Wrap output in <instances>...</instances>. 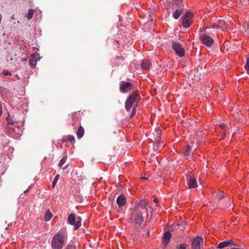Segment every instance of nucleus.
<instances>
[{
	"label": "nucleus",
	"instance_id": "f257e3e1",
	"mask_svg": "<svg viewBox=\"0 0 249 249\" xmlns=\"http://www.w3.org/2000/svg\"><path fill=\"white\" fill-rule=\"evenodd\" d=\"M140 94L139 91L133 92L126 99L125 102V108L127 111L130 110L132 107V112L130 118H132L137 112V107L138 105L137 100L139 98Z\"/></svg>",
	"mask_w": 249,
	"mask_h": 249
},
{
	"label": "nucleus",
	"instance_id": "f03ea898",
	"mask_svg": "<svg viewBox=\"0 0 249 249\" xmlns=\"http://www.w3.org/2000/svg\"><path fill=\"white\" fill-rule=\"evenodd\" d=\"M65 240L64 234L61 232H58L52 240L51 247L52 249H62Z\"/></svg>",
	"mask_w": 249,
	"mask_h": 249
},
{
	"label": "nucleus",
	"instance_id": "7ed1b4c3",
	"mask_svg": "<svg viewBox=\"0 0 249 249\" xmlns=\"http://www.w3.org/2000/svg\"><path fill=\"white\" fill-rule=\"evenodd\" d=\"M143 213L140 208L134 210L132 217L133 222L138 225H141L144 220Z\"/></svg>",
	"mask_w": 249,
	"mask_h": 249
},
{
	"label": "nucleus",
	"instance_id": "20e7f679",
	"mask_svg": "<svg viewBox=\"0 0 249 249\" xmlns=\"http://www.w3.org/2000/svg\"><path fill=\"white\" fill-rule=\"evenodd\" d=\"M193 14L191 12H188L181 18L182 24L186 28L189 27L193 22L192 18Z\"/></svg>",
	"mask_w": 249,
	"mask_h": 249
},
{
	"label": "nucleus",
	"instance_id": "39448f33",
	"mask_svg": "<svg viewBox=\"0 0 249 249\" xmlns=\"http://www.w3.org/2000/svg\"><path fill=\"white\" fill-rule=\"evenodd\" d=\"M172 48L176 52L177 55L179 57H182L185 54V51L182 48V45L178 42H173L172 43Z\"/></svg>",
	"mask_w": 249,
	"mask_h": 249
},
{
	"label": "nucleus",
	"instance_id": "423d86ee",
	"mask_svg": "<svg viewBox=\"0 0 249 249\" xmlns=\"http://www.w3.org/2000/svg\"><path fill=\"white\" fill-rule=\"evenodd\" d=\"M231 246L240 247V246L233 241L232 239H229L223 242H220L217 246V248L219 249H222L224 248Z\"/></svg>",
	"mask_w": 249,
	"mask_h": 249
},
{
	"label": "nucleus",
	"instance_id": "0eeeda50",
	"mask_svg": "<svg viewBox=\"0 0 249 249\" xmlns=\"http://www.w3.org/2000/svg\"><path fill=\"white\" fill-rule=\"evenodd\" d=\"M200 39L203 44L207 46H210L213 43V40L212 38L205 33L200 35Z\"/></svg>",
	"mask_w": 249,
	"mask_h": 249
},
{
	"label": "nucleus",
	"instance_id": "6e6552de",
	"mask_svg": "<svg viewBox=\"0 0 249 249\" xmlns=\"http://www.w3.org/2000/svg\"><path fill=\"white\" fill-rule=\"evenodd\" d=\"M212 28L215 29H221L224 30L227 28V25L226 22L221 19H219L215 22L211 24Z\"/></svg>",
	"mask_w": 249,
	"mask_h": 249
},
{
	"label": "nucleus",
	"instance_id": "1a4fd4ad",
	"mask_svg": "<svg viewBox=\"0 0 249 249\" xmlns=\"http://www.w3.org/2000/svg\"><path fill=\"white\" fill-rule=\"evenodd\" d=\"M203 243V239L199 236H197L193 239L192 243L193 249H201V246Z\"/></svg>",
	"mask_w": 249,
	"mask_h": 249
},
{
	"label": "nucleus",
	"instance_id": "9d476101",
	"mask_svg": "<svg viewBox=\"0 0 249 249\" xmlns=\"http://www.w3.org/2000/svg\"><path fill=\"white\" fill-rule=\"evenodd\" d=\"M133 88V86L130 82H122L120 85V90L122 92H127Z\"/></svg>",
	"mask_w": 249,
	"mask_h": 249
},
{
	"label": "nucleus",
	"instance_id": "9b49d317",
	"mask_svg": "<svg viewBox=\"0 0 249 249\" xmlns=\"http://www.w3.org/2000/svg\"><path fill=\"white\" fill-rule=\"evenodd\" d=\"M188 185L190 189L195 188L197 187V184L196 179L192 177H189L188 180Z\"/></svg>",
	"mask_w": 249,
	"mask_h": 249
},
{
	"label": "nucleus",
	"instance_id": "f8f14e48",
	"mask_svg": "<svg viewBox=\"0 0 249 249\" xmlns=\"http://www.w3.org/2000/svg\"><path fill=\"white\" fill-rule=\"evenodd\" d=\"M148 205V201L145 200H141L139 203L140 209L142 211L143 213H147V206Z\"/></svg>",
	"mask_w": 249,
	"mask_h": 249
},
{
	"label": "nucleus",
	"instance_id": "ddd939ff",
	"mask_svg": "<svg viewBox=\"0 0 249 249\" xmlns=\"http://www.w3.org/2000/svg\"><path fill=\"white\" fill-rule=\"evenodd\" d=\"M117 204L120 206H123L125 204V197L123 195L119 196L116 200Z\"/></svg>",
	"mask_w": 249,
	"mask_h": 249
},
{
	"label": "nucleus",
	"instance_id": "4468645a",
	"mask_svg": "<svg viewBox=\"0 0 249 249\" xmlns=\"http://www.w3.org/2000/svg\"><path fill=\"white\" fill-rule=\"evenodd\" d=\"M152 66V64L147 60L143 61L141 64V67L143 70H148Z\"/></svg>",
	"mask_w": 249,
	"mask_h": 249
},
{
	"label": "nucleus",
	"instance_id": "2eb2a0df",
	"mask_svg": "<svg viewBox=\"0 0 249 249\" xmlns=\"http://www.w3.org/2000/svg\"><path fill=\"white\" fill-rule=\"evenodd\" d=\"M171 236V233L169 231H166L164 233L163 235V242L166 245L169 243Z\"/></svg>",
	"mask_w": 249,
	"mask_h": 249
},
{
	"label": "nucleus",
	"instance_id": "dca6fc26",
	"mask_svg": "<svg viewBox=\"0 0 249 249\" xmlns=\"http://www.w3.org/2000/svg\"><path fill=\"white\" fill-rule=\"evenodd\" d=\"M76 218L75 214L73 213H71L68 218V223L71 225H74L75 223Z\"/></svg>",
	"mask_w": 249,
	"mask_h": 249
},
{
	"label": "nucleus",
	"instance_id": "f3484780",
	"mask_svg": "<svg viewBox=\"0 0 249 249\" xmlns=\"http://www.w3.org/2000/svg\"><path fill=\"white\" fill-rule=\"evenodd\" d=\"M84 133H85V131H84V128L82 126H80L78 128V129L76 133V135H77L78 139H81L84 135Z\"/></svg>",
	"mask_w": 249,
	"mask_h": 249
},
{
	"label": "nucleus",
	"instance_id": "a211bd4d",
	"mask_svg": "<svg viewBox=\"0 0 249 249\" xmlns=\"http://www.w3.org/2000/svg\"><path fill=\"white\" fill-rule=\"evenodd\" d=\"M183 10L182 9H177L173 13V17L174 18L177 19L182 14Z\"/></svg>",
	"mask_w": 249,
	"mask_h": 249
},
{
	"label": "nucleus",
	"instance_id": "6ab92c4d",
	"mask_svg": "<svg viewBox=\"0 0 249 249\" xmlns=\"http://www.w3.org/2000/svg\"><path fill=\"white\" fill-rule=\"evenodd\" d=\"M52 216V213H51L50 210H48L46 211V213L44 215V220L45 221H48L51 219Z\"/></svg>",
	"mask_w": 249,
	"mask_h": 249
},
{
	"label": "nucleus",
	"instance_id": "aec40b11",
	"mask_svg": "<svg viewBox=\"0 0 249 249\" xmlns=\"http://www.w3.org/2000/svg\"><path fill=\"white\" fill-rule=\"evenodd\" d=\"M81 221H82V218L80 217L79 216L77 218V220H76V221H75V223L74 225V228L75 230H77L78 228H79L81 226Z\"/></svg>",
	"mask_w": 249,
	"mask_h": 249
},
{
	"label": "nucleus",
	"instance_id": "412c9836",
	"mask_svg": "<svg viewBox=\"0 0 249 249\" xmlns=\"http://www.w3.org/2000/svg\"><path fill=\"white\" fill-rule=\"evenodd\" d=\"M29 64L31 66V68L34 69L36 67V60L35 59L34 57L30 59Z\"/></svg>",
	"mask_w": 249,
	"mask_h": 249
},
{
	"label": "nucleus",
	"instance_id": "4be33fe9",
	"mask_svg": "<svg viewBox=\"0 0 249 249\" xmlns=\"http://www.w3.org/2000/svg\"><path fill=\"white\" fill-rule=\"evenodd\" d=\"M34 13L35 11L34 9H30L28 10V12L26 16L28 19H31L33 18Z\"/></svg>",
	"mask_w": 249,
	"mask_h": 249
},
{
	"label": "nucleus",
	"instance_id": "5701e85b",
	"mask_svg": "<svg viewBox=\"0 0 249 249\" xmlns=\"http://www.w3.org/2000/svg\"><path fill=\"white\" fill-rule=\"evenodd\" d=\"M191 147L189 145H187L185 150L184 151V156H189L191 154Z\"/></svg>",
	"mask_w": 249,
	"mask_h": 249
},
{
	"label": "nucleus",
	"instance_id": "b1692460",
	"mask_svg": "<svg viewBox=\"0 0 249 249\" xmlns=\"http://www.w3.org/2000/svg\"><path fill=\"white\" fill-rule=\"evenodd\" d=\"M6 119L8 124H13L15 123V121H14L12 118H10L9 116V113H8V116H6Z\"/></svg>",
	"mask_w": 249,
	"mask_h": 249
},
{
	"label": "nucleus",
	"instance_id": "393cba45",
	"mask_svg": "<svg viewBox=\"0 0 249 249\" xmlns=\"http://www.w3.org/2000/svg\"><path fill=\"white\" fill-rule=\"evenodd\" d=\"M67 160V157H63L62 159L60 160L59 163V166L61 167L66 162Z\"/></svg>",
	"mask_w": 249,
	"mask_h": 249
},
{
	"label": "nucleus",
	"instance_id": "a878e982",
	"mask_svg": "<svg viewBox=\"0 0 249 249\" xmlns=\"http://www.w3.org/2000/svg\"><path fill=\"white\" fill-rule=\"evenodd\" d=\"M111 161V158L110 157H107L106 159H103L99 161L100 162L102 163H109Z\"/></svg>",
	"mask_w": 249,
	"mask_h": 249
},
{
	"label": "nucleus",
	"instance_id": "bb28decb",
	"mask_svg": "<svg viewBox=\"0 0 249 249\" xmlns=\"http://www.w3.org/2000/svg\"><path fill=\"white\" fill-rule=\"evenodd\" d=\"M245 69H246L248 73L249 74V58H247V62L245 66Z\"/></svg>",
	"mask_w": 249,
	"mask_h": 249
},
{
	"label": "nucleus",
	"instance_id": "cd10ccee",
	"mask_svg": "<svg viewBox=\"0 0 249 249\" xmlns=\"http://www.w3.org/2000/svg\"><path fill=\"white\" fill-rule=\"evenodd\" d=\"M59 177V175L58 174L55 176L54 180L53 182V187H54V186H55V185L57 182V180L58 179Z\"/></svg>",
	"mask_w": 249,
	"mask_h": 249
},
{
	"label": "nucleus",
	"instance_id": "c85d7f7f",
	"mask_svg": "<svg viewBox=\"0 0 249 249\" xmlns=\"http://www.w3.org/2000/svg\"><path fill=\"white\" fill-rule=\"evenodd\" d=\"M65 249H76V246L72 244H69Z\"/></svg>",
	"mask_w": 249,
	"mask_h": 249
},
{
	"label": "nucleus",
	"instance_id": "c756f323",
	"mask_svg": "<svg viewBox=\"0 0 249 249\" xmlns=\"http://www.w3.org/2000/svg\"><path fill=\"white\" fill-rule=\"evenodd\" d=\"M68 140L72 143L75 142V139L72 136H69Z\"/></svg>",
	"mask_w": 249,
	"mask_h": 249
},
{
	"label": "nucleus",
	"instance_id": "7c9ffc66",
	"mask_svg": "<svg viewBox=\"0 0 249 249\" xmlns=\"http://www.w3.org/2000/svg\"><path fill=\"white\" fill-rule=\"evenodd\" d=\"M178 249H186V245L184 244H179L177 246Z\"/></svg>",
	"mask_w": 249,
	"mask_h": 249
},
{
	"label": "nucleus",
	"instance_id": "2f4dec72",
	"mask_svg": "<svg viewBox=\"0 0 249 249\" xmlns=\"http://www.w3.org/2000/svg\"><path fill=\"white\" fill-rule=\"evenodd\" d=\"M238 1L240 2V4L241 6L246 5L248 3V0H239Z\"/></svg>",
	"mask_w": 249,
	"mask_h": 249
},
{
	"label": "nucleus",
	"instance_id": "473e14b6",
	"mask_svg": "<svg viewBox=\"0 0 249 249\" xmlns=\"http://www.w3.org/2000/svg\"><path fill=\"white\" fill-rule=\"evenodd\" d=\"M224 196H225L222 192H220L217 195V196L219 199L223 198Z\"/></svg>",
	"mask_w": 249,
	"mask_h": 249
},
{
	"label": "nucleus",
	"instance_id": "72a5a7b5",
	"mask_svg": "<svg viewBox=\"0 0 249 249\" xmlns=\"http://www.w3.org/2000/svg\"><path fill=\"white\" fill-rule=\"evenodd\" d=\"M3 73L4 75H11V73L10 72L8 71H4L3 72Z\"/></svg>",
	"mask_w": 249,
	"mask_h": 249
},
{
	"label": "nucleus",
	"instance_id": "f704fd0d",
	"mask_svg": "<svg viewBox=\"0 0 249 249\" xmlns=\"http://www.w3.org/2000/svg\"><path fill=\"white\" fill-rule=\"evenodd\" d=\"M219 126L222 129H224L226 127V125L224 124V123H222V124H221L220 125H219Z\"/></svg>",
	"mask_w": 249,
	"mask_h": 249
},
{
	"label": "nucleus",
	"instance_id": "c9c22d12",
	"mask_svg": "<svg viewBox=\"0 0 249 249\" xmlns=\"http://www.w3.org/2000/svg\"><path fill=\"white\" fill-rule=\"evenodd\" d=\"M154 146L155 147L157 146V150H159V149L160 148H161L162 147V145L160 144L159 143L156 144H154Z\"/></svg>",
	"mask_w": 249,
	"mask_h": 249
},
{
	"label": "nucleus",
	"instance_id": "e433bc0d",
	"mask_svg": "<svg viewBox=\"0 0 249 249\" xmlns=\"http://www.w3.org/2000/svg\"><path fill=\"white\" fill-rule=\"evenodd\" d=\"M2 114V107L1 102L0 101V116H1Z\"/></svg>",
	"mask_w": 249,
	"mask_h": 249
},
{
	"label": "nucleus",
	"instance_id": "4c0bfd02",
	"mask_svg": "<svg viewBox=\"0 0 249 249\" xmlns=\"http://www.w3.org/2000/svg\"><path fill=\"white\" fill-rule=\"evenodd\" d=\"M69 166V163H67V164L63 168V170H65L68 168V167Z\"/></svg>",
	"mask_w": 249,
	"mask_h": 249
},
{
	"label": "nucleus",
	"instance_id": "58836bf2",
	"mask_svg": "<svg viewBox=\"0 0 249 249\" xmlns=\"http://www.w3.org/2000/svg\"><path fill=\"white\" fill-rule=\"evenodd\" d=\"M21 60L23 61L24 63H26L27 60V58H22Z\"/></svg>",
	"mask_w": 249,
	"mask_h": 249
},
{
	"label": "nucleus",
	"instance_id": "ea45409f",
	"mask_svg": "<svg viewBox=\"0 0 249 249\" xmlns=\"http://www.w3.org/2000/svg\"><path fill=\"white\" fill-rule=\"evenodd\" d=\"M155 203H157L159 202V200L158 198H155L154 200Z\"/></svg>",
	"mask_w": 249,
	"mask_h": 249
},
{
	"label": "nucleus",
	"instance_id": "a19ab883",
	"mask_svg": "<svg viewBox=\"0 0 249 249\" xmlns=\"http://www.w3.org/2000/svg\"><path fill=\"white\" fill-rule=\"evenodd\" d=\"M117 187H118V188H121L122 187L121 184V183H118Z\"/></svg>",
	"mask_w": 249,
	"mask_h": 249
},
{
	"label": "nucleus",
	"instance_id": "79ce46f5",
	"mask_svg": "<svg viewBox=\"0 0 249 249\" xmlns=\"http://www.w3.org/2000/svg\"><path fill=\"white\" fill-rule=\"evenodd\" d=\"M246 25H248V24L245 23L244 25H243V27L245 28L246 27Z\"/></svg>",
	"mask_w": 249,
	"mask_h": 249
},
{
	"label": "nucleus",
	"instance_id": "37998d69",
	"mask_svg": "<svg viewBox=\"0 0 249 249\" xmlns=\"http://www.w3.org/2000/svg\"><path fill=\"white\" fill-rule=\"evenodd\" d=\"M28 190H29V189H27L26 190L24 191V193L27 192L28 191Z\"/></svg>",
	"mask_w": 249,
	"mask_h": 249
},
{
	"label": "nucleus",
	"instance_id": "c03bdc74",
	"mask_svg": "<svg viewBox=\"0 0 249 249\" xmlns=\"http://www.w3.org/2000/svg\"><path fill=\"white\" fill-rule=\"evenodd\" d=\"M11 19H15V18L14 17V16H12Z\"/></svg>",
	"mask_w": 249,
	"mask_h": 249
},
{
	"label": "nucleus",
	"instance_id": "a18cd8bd",
	"mask_svg": "<svg viewBox=\"0 0 249 249\" xmlns=\"http://www.w3.org/2000/svg\"><path fill=\"white\" fill-rule=\"evenodd\" d=\"M157 139H158V140H157L158 141H159L160 140V137L158 138Z\"/></svg>",
	"mask_w": 249,
	"mask_h": 249
},
{
	"label": "nucleus",
	"instance_id": "49530a36",
	"mask_svg": "<svg viewBox=\"0 0 249 249\" xmlns=\"http://www.w3.org/2000/svg\"><path fill=\"white\" fill-rule=\"evenodd\" d=\"M147 235L149 236V232L147 233Z\"/></svg>",
	"mask_w": 249,
	"mask_h": 249
}]
</instances>
